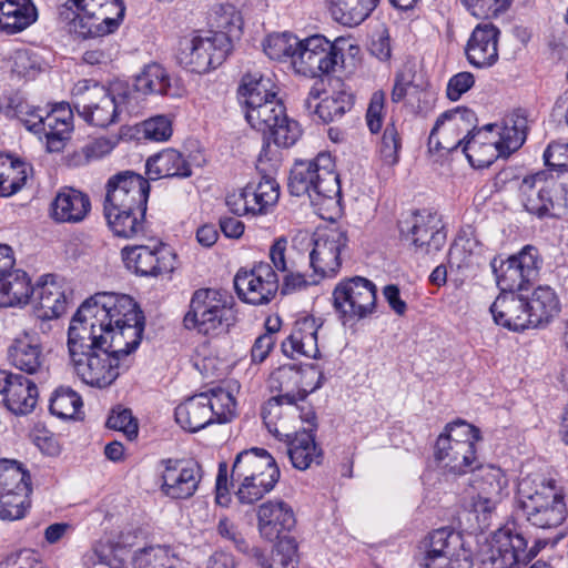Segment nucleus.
Returning a JSON list of instances; mask_svg holds the SVG:
<instances>
[{
    "label": "nucleus",
    "instance_id": "obj_1",
    "mask_svg": "<svg viewBox=\"0 0 568 568\" xmlns=\"http://www.w3.org/2000/svg\"><path fill=\"white\" fill-rule=\"evenodd\" d=\"M133 325L144 328L145 317L132 297L113 293L91 296L71 318L67 342L70 358L106 346L115 331Z\"/></svg>",
    "mask_w": 568,
    "mask_h": 568
},
{
    "label": "nucleus",
    "instance_id": "obj_2",
    "mask_svg": "<svg viewBox=\"0 0 568 568\" xmlns=\"http://www.w3.org/2000/svg\"><path fill=\"white\" fill-rule=\"evenodd\" d=\"M231 6L220 7L211 26L216 30L194 31L180 39L178 62L195 73H206L221 65L232 50L231 33L235 28Z\"/></svg>",
    "mask_w": 568,
    "mask_h": 568
},
{
    "label": "nucleus",
    "instance_id": "obj_3",
    "mask_svg": "<svg viewBox=\"0 0 568 568\" xmlns=\"http://www.w3.org/2000/svg\"><path fill=\"white\" fill-rule=\"evenodd\" d=\"M308 393L301 389L297 393H285L272 397L262 409L263 420L270 432L281 435L280 430L275 427L272 428V414H281L282 406H286V412L290 414H297L301 420L308 425L302 432L285 434L287 442V455L292 462L293 467L300 470H305L311 465L321 464L323 452L315 443V432L317 429V417L311 405L305 399Z\"/></svg>",
    "mask_w": 568,
    "mask_h": 568
},
{
    "label": "nucleus",
    "instance_id": "obj_4",
    "mask_svg": "<svg viewBox=\"0 0 568 568\" xmlns=\"http://www.w3.org/2000/svg\"><path fill=\"white\" fill-rule=\"evenodd\" d=\"M142 336L143 327L140 326L115 331L106 346L70 358L75 374L90 386H110L122 371L129 368L125 357L138 348Z\"/></svg>",
    "mask_w": 568,
    "mask_h": 568
},
{
    "label": "nucleus",
    "instance_id": "obj_5",
    "mask_svg": "<svg viewBox=\"0 0 568 568\" xmlns=\"http://www.w3.org/2000/svg\"><path fill=\"white\" fill-rule=\"evenodd\" d=\"M287 186L292 195L307 196L314 206L326 202L338 204L342 199L339 174L327 152H321L314 159L296 160Z\"/></svg>",
    "mask_w": 568,
    "mask_h": 568
},
{
    "label": "nucleus",
    "instance_id": "obj_6",
    "mask_svg": "<svg viewBox=\"0 0 568 568\" xmlns=\"http://www.w3.org/2000/svg\"><path fill=\"white\" fill-rule=\"evenodd\" d=\"M517 507L523 517L540 529L556 528L567 516L561 490L554 479L542 476H527L519 480Z\"/></svg>",
    "mask_w": 568,
    "mask_h": 568
},
{
    "label": "nucleus",
    "instance_id": "obj_7",
    "mask_svg": "<svg viewBox=\"0 0 568 568\" xmlns=\"http://www.w3.org/2000/svg\"><path fill=\"white\" fill-rule=\"evenodd\" d=\"M132 93L122 84L111 89L88 81L79 83L72 92V105L88 123L105 128L119 121L122 106L129 104Z\"/></svg>",
    "mask_w": 568,
    "mask_h": 568
},
{
    "label": "nucleus",
    "instance_id": "obj_8",
    "mask_svg": "<svg viewBox=\"0 0 568 568\" xmlns=\"http://www.w3.org/2000/svg\"><path fill=\"white\" fill-rule=\"evenodd\" d=\"M183 322L187 329H196L203 335L226 333L236 322L233 298L217 290H197L193 293Z\"/></svg>",
    "mask_w": 568,
    "mask_h": 568
},
{
    "label": "nucleus",
    "instance_id": "obj_9",
    "mask_svg": "<svg viewBox=\"0 0 568 568\" xmlns=\"http://www.w3.org/2000/svg\"><path fill=\"white\" fill-rule=\"evenodd\" d=\"M479 439V429L464 420L447 424L436 440L435 459L447 473L464 475L478 463L475 444Z\"/></svg>",
    "mask_w": 568,
    "mask_h": 568
},
{
    "label": "nucleus",
    "instance_id": "obj_10",
    "mask_svg": "<svg viewBox=\"0 0 568 568\" xmlns=\"http://www.w3.org/2000/svg\"><path fill=\"white\" fill-rule=\"evenodd\" d=\"M235 399L222 388H213L187 398L175 408V420L185 430L195 433L217 422L226 423L235 414Z\"/></svg>",
    "mask_w": 568,
    "mask_h": 568
},
{
    "label": "nucleus",
    "instance_id": "obj_11",
    "mask_svg": "<svg viewBox=\"0 0 568 568\" xmlns=\"http://www.w3.org/2000/svg\"><path fill=\"white\" fill-rule=\"evenodd\" d=\"M562 538L557 534L554 538H537L528 548V541L520 532L504 527L494 532L489 557L484 561L487 568H520L527 565L547 545L555 546Z\"/></svg>",
    "mask_w": 568,
    "mask_h": 568
},
{
    "label": "nucleus",
    "instance_id": "obj_12",
    "mask_svg": "<svg viewBox=\"0 0 568 568\" xmlns=\"http://www.w3.org/2000/svg\"><path fill=\"white\" fill-rule=\"evenodd\" d=\"M245 119L253 129L262 132L267 142L272 141L277 146L293 145L301 134L297 122L287 118L276 95L245 108Z\"/></svg>",
    "mask_w": 568,
    "mask_h": 568
},
{
    "label": "nucleus",
    "instance_id": "obj_13",
    "mask_svg": "<svg viewBox=\"0 0 568 568\" xmlns=\"http://www.w3.org/2000/svg\"><path fill=\"white\" fill-rule=\"evenodd\" d=\"M567 192L568 183L549 171L527 175L519 185L526 211L540 219L556 215L555 209L565 205Z\"/></svg>",
    "mask_w": 568,
    "mask_h": 568
},
{
    "label": "nucleus",
    "instance_id": "obj_14",
    "mask_svg": "<svg viewBox=\"0 0 568 568\" xmlns=\"http://www.w3.org/2000/svg\"><path fill=\"white\" fill-rule=\"evenodd\" d=\"M376 285L366 277L342 280L333 291V307L343 324L355 323L376 312Z\"/></svg>",
    "mask_w": 568,
    "mask_h": 568
},
{
    "label": "nucleus",
    "instance_id": "obj_15",
    "mask_svg": "<svg viewBox=\"0 0 568 568\" xmlns=\"http://www.w3.org/2000/svg\"><path fill=\"white\" fill-rule=\"evenodd\" d=\"M475 120V113L467 108H456L442 113L428 138L429 151H454L463 146V152L471 160L468 151L481 143L476 140L475 129L467 128Z\"/></svg>",
    "mask_w": 568,
    "mask_h": 568
},
{
    "label": "nucleus",
    "instance_id": "obj_16",
    "mask_svg": "<svg viewBox=\"0 0 568 568\" xmlns=\"http://www.w3.org/2000/svg\"><path fill=\"white\" fill-rule=\"evenodd\" d=\"M424 568H473L471 551L465 548L463 536L448 528L429 532L420 542Z\"/></svg>",
    "mask_w": 568,
    "mask_h": 568
},
{
    "label": "nucleus",
    "instance_id": "obj_17",
    "mask_svg": "<svg viewBox=\"0 0 568 568\" xmlns=\"http://www.w3.org/2000/svg\"><path fill=\"white\" fill-rule=\"evenodd\" d=\"M541 261L535 246L526 245L507 260L494 257L490 267L503 293L524 291L538 276Z\"/></svg>",
    "mask_w": 568,
    "mask_h": 568
},
{
    "label": "nucleus",
    "instance_id": "obj_18",
    "mask_svg": "<svg viewBox=\"0 0 568 568\" xmlns=\"http://www.w3.org/2000/svg\"><path fill=\"white\" fill-rule=\"evenodd\" d=\"M400 237L420 255L438 252L446 243L442 217L437 212L422 211L400 225Z\"/></svg>",
    "mask_w": 568,
    "mask_h": 568
},
{
    "label": "nucleus",
    "instance_id": "obj_19",
    "mask_svg": "<svg viewBox=\"0 0 568 568\" xmlns=\"http://www.w3.org/2000/svg\"><path fill=\"white\" fill-rule=\"evenodd\" d=\"M470 471L473 473L471 485L477 491L473 508L486 521L504 496L508 494V479L504 471L494 465L477 463Z\"/></svg>",
    "mask_w": 568,
    "mask_h": 568
},
{
    "label": "nucleus",
    "instance_id": "obj_20",
    "mask_svg": "<svg viewBox=\"0 0 568 568\" xmlns=\"http://www.w3.org/2000/svg\"><path fill=\"white\" fill-rule=\"evenodd\" d=\"M150 184L141 174L122 171L111 176L106 183L104 211L146 207Z\"/></svg>",
    "mask_w": 568,
    "mask_h": 568
},
{
    "label": "nucleus",
    "instance_id": "obj_21",
    "mask_svg": "<svg viewBox=\"0 0 568 568\" xmlns=\"http://www.w3.org/2000/svg\"><path fill=\"white\" fill-rule=\"evenodd\" d=\"M336 57L334 41L331 42L324 36H312L300 39L293 68L297 73L305 77H322L336 70Z\"/></svg>",
    "mask_w": 568,
    "mask_h": 568
},
{
    "label": "nucleus",
    "instance_id": "obj_22",
    "mask_svg": "<svg viewBox=\"0 0 568 568\" xmlns=\"http://www.w3.org/2000/svg\"><path fill=\"white\" fill-rule=\"evenodd\" d=\"M128 270L140 276H159L170 274L176 264V254L165 244L154 247L146 245L125 246L121 251Z\"/></svg>",
    "mask_w": 568,
    "mask_h": 568
},
{
    "label": "nucleus",
    "instance_id": "obj_23",
    "mask_svg": "<svg viewBox=\"0 0 568 568\" xmlns=\"http://www.w3.org/2000/svg\"><path fill=\"white\" fill-rule=\"evenodd\" d=\"M234 287L243 302L262 305L275 296L278 278L270 264L261 262L251 270L240 268L234 277Z\"/></svg>",
    "mask_w": 568,
    "mask_h": 568
},
{
    "label": "nucleus",
    "instance_id": "obj_24",
    "mask_svg": "<svg viewBox=\"0 0 568 568\" xmlns=\"http://www.w3.org/2000/svg\"><path fill=\"white\" fill-rule=\"evenodd\" d=\"M348 237L341 229H333L320 234L308 254L310 266L321 280L334 276L341 265V253L347 246Z\"/></svg>",
    "mask_w": 568,
    "mask_h": 568
},
{
    "label": "nucleus",
    "instance_id": "obj_25",
    "mask_svg": "<svg viewBox=\"0 0 568 568\" xmlns=\"http://www.w3.org/2000/svg\"><path fill=\"white\" fill-rule=\"evenodd\" d=\"M163 493L175 499H185L194 495L201 480V467L193 462L166 459L162 462Z\"/></svg>",
    "mask_w": 568,
    "mask_h": 568
},
{
    "label": "nucleus",
    "instance_id": "obj_26",
    "mask_svg": "<svg viewBox=\"0 0 568 568\" xmlns=\"http://www.w3.org/2000/svg\"><path fill=\"white\" fill-rule=\"evenodd\" d=\"M272 469L275 470L276 481H278L280 468L275 458L266 449L253 447L236 455L231 479H271Z\"/></svg>",
    "mask_w": 568,
    "mask_h": 568
},
{
    "label": "nucleus",
    "instance_id": "obj_27",
    "mask_svg": "<svg viewBox=\"0 0 568 568\" xmlns=\"http://www.w3.org/2000/svg\"><path fill=\"white\" fill-rule=\"evenodd\" d=\"M527 298L516 293H501L491 304L489 311L496 324L513 331L532 327Z\"/></svg>",
    "mask_w": 568,
    "mask_h": 568
},
{
    "label": "nucleus",
    "instance_id": "obj_28",
    "mask_svg": "<svg viewBox=\"0 0 568 568\" xmlns=\"http://www.w3.org/2000/svg\"><path fill=\"white\" fill-rule=\"evenodd\" d=\"M499 30L491 23L478 24L467 42L466 57L475 68H490L498 60Z\"/></svg>",
    "mask_w": 568,
    "mask_h": 568
},
{
    "label": "nucleus",
    "instance_id": "obj_29",
    "mask_svg": "<svg viewBox=\"0 0 568 568\" xmlns=\"http://www.w3.org/2000/svg\"><path fill=\"white\" fill-rule=\"evenodd\" d=\"M295 516L290 505L283 500H268L258 506L257 527L262 538L273 541L281 534L295 526Z\"/></svg>",
    "mask_w": 568,
    "mask_h": 568
},
{
    "label": "nucleus",
    "instance_id": "obj_30",
    "mask_svg": "<svg viewBox=\"0 0 568 568\" xmlns=\"http://www.w3.org/2000/svg\"><path fill=\"white\" fill-rule=\"evenodd\" d=\"M133 87L136 92L143 94L180 98L184 93L180 81L159 63L146 64L134 78Z\"/></svg>",
    "mask_w": 568,
    "mask_h": 568
},
{
    "label": "nucleus",
    "instance_id": "obj_31",
    "mask_svg": "<svg viewBox=\"0 0 568 568\" xmlns=\"http://www.w3.org/2000/svg\"><path fill=\"white\" fill-rule=\"evenodd\" d=\"M90 210L88 194L73 187H63L51 203V217L58 223H79Z\"/></svg>",
    "mask_w": 568,
    "mask_h": 568
},
{
    "label": "nucleus",
    "instance_id": "obj_32",
    "mask_svg": "<svg viewBox=\"0 0 568 568\" xmlns=\"http://www.w3.org/2000/svg\"><path fill=\"white\" fill-rule=\"evenodd\" d=\"M31 300L38 318H57L67 307L64 290L52 275H45L44 280L34 286Z\"/></svg>",
    "mask_w": 568,
    "mask_h": 568
},
{
    "label": "nucleus",
    "instance_id": "obj_33",
    "mask_svg": "<svg viewBox=\"0 0 568 568\" xmlns=\"http://www.w3.org/2000/svg\"><path fill=\"white\" fill-rule=\"evenodd\" d=\"M150 180L179 178L192 175V169L185 156L175 149H165L151 155L145 163Z\"/></svg>",
    "mask_w": 568,
    "mask_h": 568
},
{
    "label": "nucleus",
    "instance_id": "obj_34",
    "mask_svg": "<svg viewBox=\"0 0 568 568\" xmlns=\"http://www.w3.org/2000/svg\"><path fill=\"white\" fill-rule=\"evenodd\" d=\"M38 19L32 0H0V31L6 34L19 33Z\"/></svg>",
    "mask_w": 568,
    "mask_h": 568
},
{
    "label": "nucleus",
    "instance_id": "obj_35",
    "mask_svg": "<svg viewBox=\"0 0 568 568\" xmlns=\"http://www.w3.org/2000/svg\"><path fill=\"white\" fill-rule=\"evenodd\" d=\"M8 359L16 368L27 374H34L42 367L44 355L36 336L24 333L9 347Z\"/></svg>",
    "mask_w": 568,
    "mask_h": 568
},
{
    "label": "nucleus",
    "instance_id": "obj_36",
    "mask_svg": "<svg viewBox=\"0 0 568 568\" xmlns=\"http://www.w3.org/2000/svg\"><path fill=\"white\" fill-rule=\"evenodd\" d=\"M286 246L287 240L285 237H280L275 240L270 248V257L274 267L280 272L287 273L283 281L282 293L288 294L307 285L317 284L320 278L315 275L314 272L312 275L306 277L305 274L296 270L293 262L290 264L287 263L285 256Z\"/></svg>",
    "mask_w": 568,
    "mask_h": 568
},
{
    "label": "nucleus",
    "instance_id": "obj_37",
    "mask_svg": "<svg viewBox=\"0 0 568 568\" xmlns=\"http://www.w3.org/2000/svg\"><path fill=\"white\" fill-rule=\"evenodd\" d=\"M527 129V118L523 110L508 114L498 132V141L493 143L498 156L508 158L517 151L526 140Z\"/></svg>",
    "mask_w": 568,
    "mask_h": 568
},
{
    "label": "nucleus",
    "instance_id": "obj_38",
    "mask_svg": "<svg viewBox=\"0 0 568 568\" xmlns=\"http://www.w3.org/2000/svg\"><path fill=\"white\" fill-rule=\"evenodd\" d=\"M250 557L260 568H297V542L293 537L284 536L275 545L270 556L257 547H252Z\"/></svg>",
    "mask_w": 568,
    "mask_h": 568
},
{
    "label": "nucleus",
    "instance_id": "obj_39",
    "mask_svg": "<svg viewBox=\"0 0 568 568\" xmlns=\"http://www.w3.org/2000/svg\"><path fill=\"white\" fill-rule=\"evenodd\" d=\"M317 329L318 326L314 317H304L296 321L291 335L282 347L285 354H288V347L291 353H298L307 357L316 358L320 349L317 346Z\"/></svg>",
    "mask_w": 568,
    "mask_h": 568
},
{
    "label": "nucleus",
    "instance_id": "obj_40",
    "mask_svg": "<svg viewBox=\"0 0 568 568\" xmlns=\"http://www.w3.org/2000/svg\"><path fill=\"white\" fill-rule=\"evenodd\" d=\"M34 286L23 270L11 268L0 277V307L27 304Z\"/></svg>",
    "mask_w": 568,
    "mask_h": 568
},
{
    "label": "nucleus",
    "instance_id": "obj_41",
    "mask_svg": "<svg viewBox=\"0 0 568 568\" xmlns=\"http://www.w3.org/2000/svg\"><path fill=\"white\" fill-rule=\"evenodd\" d=\"M145 212L146 207L120 209L104 211V216L114 235L134 239L145 234Z\"/></svg>",
    "mask_w": 568,
    "mask_h": 568
},
{
    "label": "nucleus",
    "instance_id": "obj_42",
    "mask_svg": "<svg viewBox=\"0 0 568 568\" xmlns=\"http://www.w3.org/2000/svg\"><path fill=\"white\" fill-rule=\"evenodd\" d=\"M125 7L122 0H104L97 10L94 20L88 21V29L80 31L82 38L103 37L114 32L123 20Z\"/></svg>",
    "mask_w": 568,
    "mask_h": 568
},
{
    "label": "nucleus",
    "instance_id": "obj_43",
    "mask_svg": "<svg viewBox=\"0 0 568 568\" xmlns=\"http://www.w3.org/2000/svg\"><path fill=\"white\" fill-rule=\"evenodd\" d=\"M38 388L33 382L22 375L13 378V384L7 389L3 398L7 408L16 415L31 413L37 404Z\"/></svg>",
    "mask_w": 568,
    "mask_h": 568
},
{
    "label": "nucleus",
    "instance_id": "obj_44",
    "mask_svg": "<svg viewBox=\"0 0 568 568\" xmlns=\"http://www.w3.org/2000/svg\"><path fill=\"white\" fill-rule=\"evenodd\" d=\"M72 112L69 110H53L47 114V121L43 122V132L47 139V149L49 152H60L65 142L70 139L72 131Z\"/></svg>",
    "mask_w": 568,
    "mask_h": 568
},
{
    "label": "nucleus",
    "instance_id": "obj_45",
    "mask_svg": "<svg viewBox=\"0 0 568 568\" xmlns=\"http://www.w3.org/2000/svg\"><path fill=\"white\" fill-rule=\"evenodd\" d=\"M379 0H328L333 18L344 26H358L377 7Z\"/></svg>",
    "mask_w": 568,
    "mask_h": 568
},
{
    "label": "nucleus",
    "instance_id": "obj_46",
    "mask_svg": "<svg viewBox=\"0 0 568 568\" xmlns=\"http://www.w3.org/2000/svg\"><path fill=\"white\" fill-rule=\"evenodd\" d=\"M274 83L260 72L243 75L239 87V100L244 108H248L276 95Z\"/></svg>",
    "mask_w": 568,
    "mask_h": 568
},
{
    "label": "nucleus",
    "instance_id": "obj_47",
    "mask_svg": "<svg viewBox=\"0 0 568 568\" xmlns=\"http://www.w3.org/2000/svg\"><path fill=\"white\" fill-rule=\"evenodd\" d=\"M32 166L19 159H12L3 153L0 173V196H11L19 192L26 184Z\"/></svg>",
    "mask_w": 568,
    "mask_h": 568
},
{
    "label": "nucleus",
    "instance_id": "obj_48",
    "mask_svg": "<svg viewBox=\"0 0 568 568\" xmlns=\"http://www.w3.org/2000/svg\"><path fill=\"white\" fill-rule=\"evenodd\" d=\"M529 315L531 317L532 328H536L544 323H548L549 320L559 312V301L549 286L537 287L530 300H527Z\"/></svg>",
    "mask_w": 568,
    "mask_h": 568
},
{
    "label": "nucleus",
    "instance_id": "obj_49",
    "mask_svg": "<svg viewBox=\"0 0 568 568\" xmlns=\"http://www.w3.org/2000/svg\"><path fill=\"white\" fill-rule=\"evenodd\" d=\"M133 568H181V559L168 547L151 546L135 551Z\"/></svg>",
    "mask_w": 568,
    "mask_h": 568
},
{
    "label": "nucleus",
    "instance_id": "obj_50",
    "mask_svg": "<svg viewBox=\"0 0 568 568\" xmlns=\"http://www.w3.org/2000/svg\"><path fill=\"white\" fill-rule=\"evenodd\" d=\"M246 195H250L252 201L251 213L264 214L278 201L280 185L274 179L263 176L257 185L246 186Z\"/></svg>",
    "mask_w": 568,
    "mask_h": 568
},
{
    "label": "nucleus",
    "instance_id": "obj_51",
    "mask_svg": "<svg viewBox=\"0 0 568 568\" xmlns=\"http://www.w3.org/2000/svg\"><path fill=\"white\" fill-rule=\"evenodd\" d=\"M353 94L345 91H334L316 103L314 113L325 123L333 122L342 118L353 106Z\"/></svg>",
    "mask_w": 568,
    "mask_h": 568
},
{
    "label": "nucleus",
    "instance_id": "obj_52",
    "mask_svg": "<svg viewBox=\"0 0 568 568\" xmlns=\"http://www.w3.org/2000/svg\"><path fill=\"white\" fill-rule=\"evenodd\" d=\"M31 490L30 475L13 459L0 460V491Z\"/></svg>",
    "mask_w": 568,
    "mask_h": 568
},
{
    "label": "nucleus",
    "instance_id": "obj_53",
    "mask_svg": "<svg viewBox=\"0 0 568 568\" xmlns=\"http://www.w3.org/2000/svg\"><path fill=\"white\" fill-rule=\"evenodd\" d=\"M300 45V39L290 32L270 34L264 43L265 54L272 60H283L288 58L294 62L296 48Z\"/></svg>",
    "mask_w": 568,
    "mask_h": 568
},
{
    "label": "nucleus",
    "instance_id": "obj_54",
    "mask_svg": "<svg viewBox=\"0 0 568 568\" xmlns=\"http://www.w3.org/2000/svg\"><path fill=\"white\" fill-rule=\"evenodd\" d=\"M271 471H272L271 479H265V478H261V480L251 479V478L231 479L232 486H234V483H239V487L236 490V496H237L239 500L242 504L250 505V504H253V503L260 500L261 498H263V496L265 494L270 493L274 488L275 484L277 483L275 470L272 469Z\"/></svg>",
    "mask_w": 568,
    "mask_h": 568
},
{
    "label": "nucleus",
    "instance_id": "obj_55",
    "mask_svg": "<svg viewBox=\"0 0 568 568\" xmlns=\"http://www.w3.org/2000/svg\"><path fill=\"white\" fill-rule=\"evenodd\" d=\"M82 404L78 393L69 387H60L51 397L49 409L52 415L61 419H70L77 416Z\"/></svg>",
    "mask_w": 568,
    "mask_h": 568
},
{
    "label": "nucleus",
    "instance_id": "obj_56",
    "mask_svg": "<svg viewBox=\"0 0 568 568\" xmlns=\"http://www.w3.org/2000/svg\"><path fill=\"white\" fill-rule=\"evenodd\" d=\"M104 0H68L63 8L73 14V30L80 36L81 30L88 29V21L94 20L97 10L103 6Z\"/></svg>",
    "mask_w": 568,
    "mask_h": 568
},
{
    "label": "nucleus",
    "instance_id": "obj_57",
    "mask_svg": "<svg viewBox=\"0 0 568 568\" xmlns=\"http://www.w3.org/2000/svg\"><path fill=\"white\" fill-rule=\"evenodd\" d=\"M31 490L0 491V518L8 520L20 519L24 516L29 505L28 497Z\"/></svg>",
    "mask_w": 568,
    "mask_h": 568
},
{
    "label": "nucleus",
    "instance_id": "obj_58",
    "mask_svg": "<svg viewBox=\"0 0 568 568\" xmlns=\"http://www.w3.org/2000/svg\"><path fill=\"white\" fill-rule=\"evenodd\" d=\"M41 69L40 58L28 49H19L12 55L11 71L19 78L32 79Z\"/></svg>",
    "mask_w": 568,
    "mask_h": 568
},
{
    "label": "nucleus",
    "instance_id": "obj_59",
    "mask_svg": "<svg viewBox=\"0 0 568 568\" xmlns=\"http://www.w3.org/2000/svg\"><path fill=\"white\" fill-rule=\"evenodd\" d=\"M115 146V141L108 138H98L84 144L74 153V162L78 165L99 160L109 154Z\"/></svg>",
    "mask_w": 568,
    "mask_h": 568
},
{
    "label": "nucleus",
    "instance_id": "obj_60",
    "mask_svg": "<svg viewBox=\"0 0 568 568\" xmlns=\"http://www.w3.org/2000/svg\"><path fill=\"white\" fill-rule=\"evenodd\" d=\"M545 164L557 169L559 181L568 183V143L551 142L544 152Z\"/></svg>",
    "mask_w": 568,
    "mask_h": 568
},
{
    "label": "nucleus",
    "instance_id": "obj_61",
    "mask_svg": "<svg viewBox=\"0 0 568 568\" xmlns=\"http://www.w3.org/2000/svg\"><path fill=\"white\" fill-rule=\"evenodd\" d=\"M402 148V140L394 123H388L384 130L381 143V155L387 165L398 162V152Z\"/></svg>",
    "mask_w": 568,
    "mask_h": 568
},
{
    "label": "nucleus",
    "instance_id": "obj_62",
    "mask_svg": "<svg viewBox=\"0 0 568 568\" xmlns=\"http://www.w3.org/2000/svg\"><path fill=\"white\" fill-rule=\"evenodd\" d=\"M106 426L111 429L123 432L129 439L138 436V422L132 416L131 409L118 408L113 409L106 420Z\"/></svg>",
    "mask_w": 568,
    "mask_h": 568
},
{
    "label": "nucleus",
    "instance_id": "obj_63",
    "mask_svg": "<svg viewBox=\"0 0 568 568\" xmlns=\"http://www.w3.org/2000/svg\"><path fill=\"white\" fill-rule=\"evenodd\" d=\"M141 132L146 140L166 141L172 134L170 120L164 115H158L145 120L141 125Z\"/></svg>",
    "mask_w": 568,
    "mask_h": 568
},
{
    "label": "nucleus",
    "instance_id": "obj_64",
    "mask_svg": "<svg viewBox=\"0 0 568 568\" xmlns=\"http://www.w3.org/2000/svg\"><path fill=\"white\" fill-rule=\"evenodd\" d=\"M334 52L337 55L336 68L351 69L356 65L361 49L348 39L337 38L334 41Z\"/></svg>",
    "mask_w": 568,
    "mask_h": 568
}]
</instances>
